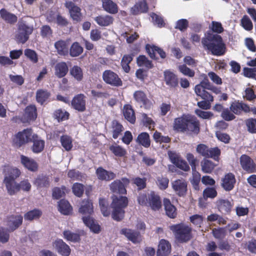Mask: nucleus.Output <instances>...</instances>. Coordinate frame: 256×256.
I'll use <instances>...</instances> for the list:
<instances>
[{
    "label": "nucleus",
    "instance_id": "1",
    "mask_svg": "<svg viewBox=\"0 0 256 256\" xmlns=\"http://www.w3.org/2000/svg\"><path fill=\"white\" fill-rule=\"evenodd\" d=\"M112 199V202L110 204V208L112 209V217L115 220L120 221L124 216V209L128 205V198L126 196L113 195Z\"/></svg>",
    "mask_w": 256,
    "mask_h": 256
},
{
    "label": "nucleus",
    "instance_id": "2",
    "mask_svg": "<svg viewBox=\"0 0 256 256\" xmlns=\"http://www.w3.org/2000/svg\"><path fill=\"white\" fill-rule=\"evenodd\" d=\"M202 43L204 48L214 55L221 56L225 52V46L220 36L214 35L210 38H203Z\"/></svg>",
    "mask_w": 256,
    "mask_h": 256
},
{
    "label": "nucleus",
    "instance_id": "3",
    "mask_svg": "<svg viewBox=\"0 0 256 256\" xmlns=\"http://www.w3.org/2000/svg\"><path fill=\"white\" fill-rule=\"evenodd\" d=\"M176 238L181 242H186L192 237V228L188 226L181 224L170 226Z\"/></svg>",
    "mask_w": 256,
    "mask_h": 256
},
{
    "label": "nucleus",
    "instance_id": "4",
    "mask_svg": "<svg viewBox=\"0 0 256 256\" xmlns=\"http://www.w3.org/2000/svg\"><path fill=\"white\" fill-rule=\"evenodd\" d=\"M33 31V27L24 23L19 24L18 28L16 34V39L18 42L24 44L28 39L29 35Z\"/></svg>",
    "mask_w": 256,
    "mask_h": 256
},
{
    "label": "nucleus",
    "instance_id": "5",
    "mask_svg": "<svg viewBox=\"0 0 256 256\" xmlns=\"http://www.w3.org/2000/svg\"><path fill=\"white\" fill-rule=\"evenodd\" d=\"M32 132L30 129L24 130L18 132L13 138V142L16 146L20 147L32 140Z\"/></svg>",
    "mask_w": 256,
    "mask_h": 256
},
{
    "label": "nucleus",
    "instance_id": "6",
    "mask_svg": "<svg viewBox=\"0 0 256 256\" xmlns=\"http://www.w3.org/2000/svg\"><path fill=\"white\" fill-rule=\"evenodd\" d=\"M201 76L204 78V80L195 86L194 88L195 94L197 96L200 97L202 99L210 98V100L212 101V96L206 90L207 86V76L204 74H202Z\"/></svg>",
    "mask_w": 256,
    "mask_h": 256
},
{
    "label": "nucleus",
    "instance_id": "7",
    "mask_svg": "<svg viewBox=\"0 0 256 256\" xmlns=\"http://www.w3.org/2000/svg\"><path fill=\"white\" fill-rule=\"evenodd\" d=\"M102 78L105 82L112 86H119L122 84L118 75L110 70H106L103 72Z\"/></svg>",
    "mask_w": 256,
    "mask_h": 256
},
{
    "label": "nucleus",
    "instance_id": "8",
    "mask_svg": "<svg viewBox=\"0 0 256 256\" xmlns=\"http://www.w3.org/2000/svg\"><path fill=\"white\" fill-rule=\"evenodd\" d=\"M240 162L244 170L248 173H252L256 172V165L251 158L246 155L242 154L240 158Z\"/></svg>",
    "mask_w": 256,
    "mask_h": 256
},
{
    "label": "nucleus",
    "instance_id": "9",
    "mask_svg": "<svg viewBox=\"0 0 256 256\" xmlns=\"http://www.w3.org/2000/svg\"><path fill=\"white\" fill-rule=\"evenodd\" d=\"M120 234L124 235L128 240L134 244H139L142 241V236L140 232L128 228H123Z\"/></svg>",
    "mask_w": 256,
    "mask_h": 256
},
{
    "label": "nucleus",
    "instance_id": "10",
    "mask_svg": "<svg viewBox=\"0 0 256 256\" xmlns=\"http://www.w3.org/2000/svg\"><path fill=\"white\" fill-rule=\"evenodd\" d=\"M52 248L55 250L62 256H68L70 252L69 246L62 240L58 239L52 243Z\"/></svg>",
    "mask_w": 256,
    "mask_h": 256
},
{
    "label": "nucleus",
    "instance_id": "11",
    "mask_svg": "<svg viewBox=\"0 0 256 256\" xmlns=\"http://www.w3.org/2000/svg\"><path fill=\"white\" fill-rule=\"evenodd\" d=\"M172 188L176 194L180 196L186 194L187 191V182L184 179H178L172 182Z\"/></svg>",
    "mask_w": 256,
    "mask_h": 256
},
{
    "label": "nucleus",
    "instance_id": "12",
    "mask_svg": "<svg viewBox=\"0 0 256 256\" xmlns=\"http://www.w3.org/2000/svg\"><path fill=\"white\" fill-rule=\"evenodd\" d=\"M86 97L83 94L76 96L72 100V106L75 110L84 112L86 110Z\"/></svg>",
    "mask_w": 256,
    "mask_h": 256
},
{
    "label": "nucleus",
    "instance_id": "13",
    "mask_svg": "<svg viewBox=\"0 0 256 256\" xmlns=\"http://www.w3.org/2000/svg\"><path fill=\"white\" fill-rule=\"evenodd\" d=\"M66 7L68 10L71 18L74 20L78 22L81 20L80 8L71 2H66Z\"/></svg>",
    "mask_w": 256,
    "mask_h": 256
},
{
    "label": "nucleus",
    "instance_id": "14",
    "mask_svg": "<svg viewBox=\"0 0 256 256\" xmlns=\"http://www.w3.org/2000/svg\"><path fill=\"white\" fill-rule=\"evenodd\" d=\"M190 116L189 115H183L176 118L174 124V129L179 132H186Z\"/></svg>",
    "mask_w": 256,
    "mask_h": 256
},
{
    "label": "nucleus",
    "instance_id": "15",
    "mask_svg": "<svg viewBox=\"0 0 256 256\" xmlns=\"http://www.w3.org/2000/svg\"><path fill=\"white\" fill-rule=\"evenodd\" d=\"M171 252V245L166 240H160L156 252L157 256H168Z\"/></svg>",
    "mask_w": 256,
    "mask_h": 256
},
{
    "label": "nucleus",
    "instance_id": "16",
    "mask_svg": "<svg viewBox=\"0 0 256 256\" xmlns=\"http://www.w3.org/2000/svg\"><path fill=\"white\" fill-rule=\"evenodd\" d=\"M84 232L83 230H80L76 232H73L70 230H65L63 232V236L65 240L72 242H78L80 240V236L84 235Z\"/></svg>",
    "mask_w": 256,
    "mask_h": 256
},
{
    "label": "nucleus",
    "instance_id": "17",
    "mask_svg": "<svg viewBox=\"0 0 256 256\" xmlns=\"http://www.w3.org/2000/svg\"><path fill=\"white\" fill-rule=\"evenodd\" d=\"M22 222V217L20 215L10 216L7 221L6 226L9 231H13L17 228Z\"/></svg>",
    "mask_w": 256,
    "mask_h": 256
},
{
    "label": "nucleus",
    "instance_id": "18",
    "mask_svg": "<svg viewBox=\"0 0 256 256\" xmlns=\"http://www.w3.org/2000/svg\"><path fill=\"white\" fill-rule=\"evenodd\" d=\"M235 182L234 176L232 173H228L222 179V186L225 190L228 191L233 188Z\"/></svg>",
    "mask_w": 256,
    "mask_h": 256
},
{
    "label": "nucleus",
    "instance_id": "19",
    "mask_svg": "<svg viewBox=\"0 0 256 256\" xmlns=\"http://www.w3.org/2000/svg\"><path fill=\"white\" fill-rule=\"evenodd\" d=\"M82 220L92 232L98 234L100 232V226L91 216H83Z\"/></svg>",
    "mask_w": 256,
    "mask_h": 256
},
{
    "label": "nucleus",
    "instance_id": "20",
    "mask_svg": "<svg viewBox=\"0 0 256 256\" xmlns=\"http://www.w3.org/2000/svg\"><path fill=\"white\" fill-rule=\"evenodd\" d=\"M78 212L82 214H91L94 212V206L91 200L85 199L82 201Z\"/></svg>",
    "mask_w": 256,
    "mask_h": 256
},
{
    "label": "nucleus",
    "instance_id": "21",
    "mask_svg": "<svg viewBox=\"0 0 256 256\" xmlns=\"http://www.w3.org/2000/svg\"><path fill=\"white\" fill-rule=\"evenodd\" d=\"M186 132L197 134L200 132L199 121L194 116H190L186 128Z\"/></svg>",
    "mask_w": 256,
    "mask_h": 256
},
{
    "label": "nucleus",
    "instance_id": "22",
    "mask_svg": "<svg viewBox=\"0 0 256 256\" xmlns=\"http://www.w3.org/2000/svg\"><path fill=\"white\" fill-rule=\"evenodd\" d=\"M230 110L236 114H240L242 111L246 112H250V108L246 104L239 102H233L230 106Z\"/></svg>",
    "mask_w": 256,
    "mask_h": 256
},
{
    "label": "nucleus",
    "instance_id": "23",
    "mask_svg": "<svg viewBox=\"0 0 256 256\" xmlns=\"http://www.w3.org/2000/svg\"><path fill=\"white\" fill-rule=\"evenodd\" d=\"M164 81L166 84L170 87H176L178 86V78L175 74L169 70L164 72Z\"/></svg>",
    "mask_w": 256,
    "mask_h": 256
},
{
    "label": "nucleus",
    "instance_id": "24",
    "mask_svg": "<svg viewBox=\"0 0 256 256\" xmlns=\"http://www.w3.org/2000/svg\"><path fill=\"white\" fill-rule=\"evenodd\" d=\"M154 210H158L161 208L162 204L159 196L152 192L148 195V204Z\"/></svg>",
    "mask_w": 256,
    "mask_h": 256
},
{
    "label": "nucleus",
    "instance_id": "25",
    "mask_svg": "<svg viewBox=\"0 0 256 256\" xmlns=\"http://www.w3.org/2000/svg\"><path fill=\"white\" fill-rule=\"evenodd\" d=\"M96 174L98 178L102 180H110L116 176V174L112 172L107 171L100 167L96 170Z\"/></svg>",
    "mask_w": 256,
    "mask_h": 256
},
{
    "label": "nucleus",
    "instance_id": "26",
    "mask_svg": "<svg viewBox=\"0 0 256 256\" xmlns=\"http://www.w3.org/2000/svg\"><path fill=\"white\" fill-rule=\"evenodd\" d=\"M33 146L32 150L34 153H39L42 152L44 147V141L41 140L36 134H33L32 137Z\"/></svg>",
    "mask_w": 256,
    "mask_h": 256
},
{
    "label": "nucleus",
    "instance_id": "27",
    "mask_svg": "<svg viewBox=\"0 0 256 256\" xmlns=\"http://www.w3.org/2000/svg\"><path fill=\"white\" fill-rule=\"evenodd\" d=\"M58 210L62 214L69 215L72 212V208L68 200H62L58 202Z\"/></svg>",
    "mask_w": 256,
    "mask_h": 256
},
{
    "label": "nucleus",
    "instance_id": "28",
    "mask_svg": "<svg viewBox=\"0 0 256 256\" xmlns=\"http://www.w3.org/2000/svg\"><path fill=\"white\" fill-rule=\"evenodd\" d=\"M4 179L8 177L10 179L15 180L20 174V170L16 168L10 166H6L4 168Z\"/></svg>",
    "mask_w": 256,
    "mask_h": 256
},
{
    "label": "nucleus",
    "instance_id": "29",
    "mask_svg": "<svg viewBox=\"0 0 256 256\" xmlns=\"http://www.w3.org/2000/svg\"><path fill=\"white\" fill-rule=\"evenodd\" d=\"M4 182L6 187L8 193L10 194H14L20 190L18 184L15 180L10 179L8 177H7L6 179L4 180Z\"/></svg>",
    "mask_w": 256,
    "mask_h": 256
},
{
    "label": "nucleus",
    "instance_id": "30",
    "mask_svg": "<svg viewBox=\"0 0 256 256\" xmlns=\"http://www.w3.org/2000/svg\"><path fill=\"white\" fill-rule=\"evenodd\" d=\"M20 160L22 165L31 171H36L38 169L37 164L31 158L24 156H21Z\"/></svg>",
    "mask_w": 256,
    "mask_h": 256
},
{
    "label": "nucleus",
    "instance_id": "31",
    "mask_svg": "<svg viewBox=\"0 0 256 256\" xmlns=\"http://www.w3.org/2000/svg\"><path fill=\"white\" fill-rule=\"evenodd\" d=\"M54 70V74L58 78H63L68 72V67L64 62H58L56 65Z\"/></svg>",
    "mask_w": 256,
    "mask_h": 256
},
{
    "label": "nucleus",
    "instance_id": "32",
    "mask_svg": "<svg viewBox=\"0 0 256 256\" xmlns=\"http://www.w3.org/2000/svg\"><path fill=\"white\" fill-rule=\"evenodd\" d=\"M146 50L150 57L152 58H154L156 54H158L162 58L166 57V53L163 50L156 46H151L148 44L146 46Z\"/></svg>",
    "mask_w": 256,
    "mask_h": 256
},
{
    "label": "nucleus",
    "instance_id": "33",
    "mask_svg": "<svg viewBox=\"0 0 256 256\" xmlns=\"http://www.w3.org/2000/svg\"><path fill=\"white\" fill-rule=\"evenodd\" d=\"M135 100L138 102L142 104L146 107H150L152 102L147 98L146 94L142 91H136L134 94Z\"/></svg>",
    "mask_w": 256,
    "mask_h": 256
},
{
    "label": "nucleus",
    "instance_id": "34",
    "mask_svg": "<svg viewBox=\"0 0 256 256\" xmlns=\"http://www.w3.org/2000/svg\"><path fill=\"white\" fill-rule=\"evenodd\" d=\"M102 7L107 12L114 14L118 12V8L116 4L111 0H102Z\"/></svg>",
    "mask_w": 256,
    "mask_h": 256
},
{
    "label": "nucleus",
    "instance_id": "35",
    "mask_svg": "<svg viewBox=\"0 0 256 256\" xmlns=\"http://www.w3.org/2000/svg\"><path fill=\"white\" fill-rule=\"evenodd\" d=\"M164 204L166 214L170 218H174L176 216V208L168 199L164 200Z\"/></svg>",
    "mask_w": 256,
    "mask_h": 256
},
{
    "label": "nucleus",
    "instance_id": "36",
    "mask_svg": "<svg viewBox=\"0 0 256 256\" xmlns=\"http://www.w3.org/2000/svg\"><path fill=\"white\" fill-rule=\"evenodd\" d=\"M148 6L144 1L136 3L131 8V13L132 14H138L142 12H144L148 10Z\"/></svg>",
    "mask_w": 256,
    "mask_h": 256
},
{
    "label": "nucleus",
    "instance_id": "37",
    "mask_svg": "<svg viewBox=\"0 0 256 256\" xmlns=\"http://www.w3.org/2000/svg\"><path fill=\"white\" fill-rule=\"evenodd\" d=\"M123 114L125 118L132 124L136 120L134 110L130 105H126L124 107Z\"/></svg>",
    "mask_w": 256,
    "mask_h": 256
},
{
    "label": "nucleus",
    "instance_id": "38",
    "mask_svg": "<svg viewBox=\"0 0 256 256\" xmlns=\"http://www.w3.org/2000/svg\"><path fill=\"white\" fill-rule=\"evenodd\" d=\"M110 188L112 192L121 194H126V192L122 182L119 180L112 182L110 184Z\"/></svg>",
    "mask_w": 256,
    "mask_h": 256
},
{
    "label": "nucleus",
    "instance_id": "39",
    "mask_svg": "<svg viewBox=\"0 0 256 256\" xmlns=\"http://www.w3.org/2000/svg\"><path fill=\"white\" fill-rule=\"evenodd\" d=\"M95 20L98 25L106 26L111 24L113 22L114 19L112 16L106 15L100 16L96 17Z\"/></svg>",
    "mask_w": 256,
    "mask_h": 256
},
{
    "label": "nucleus",
    "instance_id": "40",
    "mask_svg": "<svg viewBox=\"0 0 256 256\" xmlns=\"http://www.w3.org/2000/svg\"><path fill=\"white\" fill-rule=\"evenodd\" d=\"M70 74L76 81L82 80L84 76V73L81 68L78 66H74L70 70Z\"/></svg>",
    "mask_w": 256,
    "mask_h": 256
},
{
    "label": "nucleus",
    "instance_id": "41",
    "mask_svg": "<svg viewBox=\"0 0 256 256\" xmlns=\"http://www.w3.org/2000/svg\"><path fill=\"white\" fill-rule=\"evenodd\" d=\"M136 142L145 148H148L150 144V136L146 132H142L140 134L136 139Z\"/></svg>",
    "mask_w": 256,
    "mask_h": 256
},
{
    "label": "nucleus",
    "instance_id": "42",
    "mask_svg": "<svg viewBox=\"0 0 256 256\" xmlns=\"http://www.w3.org/2000/svg\"><path fill=\"white\" fill-rule=\"evenodd\" d=\"M232 206V204L228 200H220L218 202L220 211L224 214H228L230 212Z\"/></svg>",
    "mask_w": 256,
    "mask_h": 256
},
{
    "label": "nucleus",
    "instance_id": "43",
    "mask_svg": "<svg viewBox=\"0 0 256 256\" xmlns=\"http://www.w3.org/2000/svg\"><path fill=\"white\" fill-rule=\"evenodd\" d=\"M110 150L116 156L123 157L126 156L127 154L125 148L117 144L110 146Z\"/></svg>",
    "mask_w": 256,
    "mask_h": 256
},
{
    "label": "nucleus",
    "instance_id": "44",
    "mask_svg": "<svg viewBox=\"0 0 256 256\" xmlns=\"http://www.w3.org/2000/svg\"><path fill=\"white\" fill-rule=\"evenodd\" d=\"M24 116L27 120H34L37 116L36 109L34 106H30L26 108Z\"/></svg>",
    "mask_w": 256,
    "mask_h": 256
},
{
    "label": "nucleus",
    "instance_id": "45",
    "mask_svg": "<svg viewBox=\"0 0 256 256\" xmlns=\"http://www.w3.org/2000/svg\"><path fill=\"white\" fill-rule=\"evenodd\" d=\"M42 214L41 210L38 209H34L29 211L24 215V218L26 220H33L38 219Z\"/></svg>",
    "mask_w": 256,
    "mask_h": 256
},
{
    "label": "nucleus",
    "instance_id": "46",
    "mask_svg": "<svg viewBox=\"0 0 256 256\" xmlns=\"http://www.w3.org/2000/svg\"><path fill=\"white\" fill-rule=\"evenodd\" d=\"M215 166L212 161L204 159L201 162L202 170L204 173H210Z\"/></svg>",
    "mask_w": 256,
    "mask_h": 256
},
{
    "label": "nucleus",
    "instance_id": "47",
    "mask_svg": "<svg viewBox=\"0 0 256 256\" xmlns=\"http://www.w3.org/2000/svg\"><path fill=\"white\" fill-rule=\"evenodd\" d=\"M0 14L1 18L8 22L12 23L17 20V17L15 15L8 12L5 9L0 10Z\"/></svg>",
    "mask_w": 256,
    "mask_h": 256
},
{
    "label": "nucleus",
    "instance_id": "48",
    "mask_svg": "<svg viewBox=\"0 0 256 256\" xmlns=\"http://www.w3.org/2000/svg\"><path fill=\"white\" fill-rule=\"evenodd\" d=\"M54 46L58 54L66 55L68 53V46L66 42L63 40H59L55 43Z\"/></svg>",
    "mask_w": 256,
    "mask_h": 256
},
{
    "label": "nucleus",
    "instance_id": "49",
    "mask_svg": "<svg viewBox=\"0 0 256 256\" xmlns=\"http://www.w3.org/2000/svg\"><path fill=\"white\" fill-rule=\"evenodd\" d=\"M50 96V94L48 91L40 90L36 92V98L38 102L42 104L49 98Z\"/></svg>",
    "mask_w": 256,
    "mask_h": 256
},
{
    "label": "nucleus",
    "instance_id": "50",
    "mask_svg": "<svg viewBox=\"0 0 256 256\" xmlns=\"http://www.w3.org/2000/svg\"><path fill=\"white\" fill-rule=\"evenodd\" d=\"M132 56L130 54L124 55L122 58L121 65L123 70L126 73L130 70L129 64L132 61Z\"/></svg>",
    "mask_w": 256,
    "mask_h": 256
},
{
    "label": "nucleus",
    "instance_id": "51",
    "mask_svg": "<svg viewBox=\"0 0 256 256\" xmlns=\"http://www.w3.org/2000/svg\"><path fill=\"white\" fill-rule=\"evenodd\" d=\"M124 128L122 124L116 121H113L112 123V137L116 138L121 132L123 131Z\"/></svg>",
    "mask_w": 256,
    "mask_h": 256
},
{
    "label": "nucleus",
    "instance_id": "52",
    "mask_svg": "<svg viewBox=\"0 0 256 256\" xmlns=\"http://www.w3.org/2000/svg\"><path fill=\"white\" fill-rule=\"evenodd\" d=\"M192 176L190 180V182L194 188L196 190H198L199 189L198 184L200 180V174L196 170V168L192 170Z\"/></svg>",
    "mask_w": 256,
    "mask_h": 256
},
{
    "label": "nucleus",
    "instance_id": "53",
    "mask_svg": "<svg viewBox=\"0 0 256 256\" xmlns=\"http://www.w3.org/2000/svg\"><path fill=\"white\" fill-rule=\"evenodd\" d=\"M83 52V48L78 42H74L70 48V54L72 56H77Z\"/></svg>",
    "mask_w": 256,
    "mask_h": 256
},
{
    "label": "nucleus",
    "instance_id": "54",
    "mask_svg": "<svg viewBox=\"0 0 256 256\" xmlns=\"http://www.w3.org/2000/svg\"><path fill=\"white\" fill-rule=\"evenodd\" d=\"M60 142L66 150L68 151L72 149V140L70 136H62L60 138Z\"/></svg>",
    "mask_w": 256,
    "mask_h": 256
},
{
    "label": "nucleus",
    "instance_id": "55",
    "mask_svg": "<svg viewBox=\"0 0 256 256\" xmlns=\"http://www.w3.org/2000/svg\"><path fill=\"white\" fill-rule=\"evenodd\" d=\"M69 114L66 110L61 109L56 110L54 113V117L58 122L66 120Z\"/></svg>",
    "mask_w": 256,
    "mask_h": 256
},
{
    "label": "nucleus",
    "instance_id": "56",
    "mask_svg": "<svg viewBox=\"0 0 256 256\" xmlns=\"http://www.w3.org/2000/svg\"><path fill=\"white\" fill-rule=\"evenodd\" d=\"M24 54L32 62L36 64L38 62V56L34 50L27 48L25 50Z\"/></svg>",
    "mask_w": 256,
    "mask_h": 256
},
{
    "label": "nucleus",
    "instance_id": "57",
    "mask_svg": "<svg viewBox=\"0 0 256 256\" xmlns=\"http://www.w3.org/2000/svg\"><path fill=\"white\" fill-rule=\"evenodd\" d=\"M137 64L139 66L151 68L152 66L151 62L144 56H140L137 58Z\"/></svg>",
    "mask_w": 256,
    "mask_h": 256
},
{
    "label": "nucleus",
    "instance_id": "58",
    "mask_svg": "<svg viewBox=\"0 0 256 256\" xmlns=\"http://www.w3.org/2000/svg\"><path fill=\"white\" fill-rule=\"evenodd\" d=\"M99 204L101 212L104 216H108L110 214V210L108 208V202L104 198H100Z\"/></svg>",
    "mask_w": 256,
    "mask_h": 256
},
{
    "label": "nucleus",
    "instance_id": "59",
    "mask_svg": "<svg viewBox=\"0 0 256 256\" xmlns=\"http://www.w3.org/2000/svg\"><path fill=\"white\" fill-rule=\"evenodd\" d=\"M212 232L215 238L218 239H222L226 236V228H214L212 230Z\"/></svg>",
    "mask_w": 256,
    "mask_h": 256
},
{
    "label": "nucleus",
    "instance_id": "60",
    "mask_svg": "<svg viewBox=\"0 0 256 256\" xmlns=\"http://www.w3.org/2000/svg\"><path fill=\"white\" fill-rule=\"evenodd\" d=\"M67 192L68 190L64 186L61 188H55L53 190L52 196L54 198L58 199L64 196L66 192Z\"/></svg>",
    "mask_w": 256,
    "mask_h": 256
},
{
    "label": "nucleus",
    "instance_id": "61",
    "mask_svg": "<svg viewBox=\"0 0 256 256\" xmlns=\"http://www.w3.org/2000/svg\"><path fill=\"white\" fill-rule=\"evenodd\" d=\"M194 112L199 118L203 119H210L214 116V114L211 112L204 111L200 109H196Z\"/></svg>",
    "mask_w": 256,
    "mask_h": 256
},
{
    "label": "nucleus",
    "instance_id": "62",
    "mask_svg": "<svg viewBox=\"0 0 256 256\" xmlns=\"http://www.w3.org/2000/svg\"><path fill=\"white\" fill-rule=\"evenodd\" d=\"M220 154V150L218 147L209 148L208 150V158H211L215 160H218Z\"/></svg>",
    "mask_w": 256,
    "mask_h": 256
},
{
    "label": "nucleus",
    "instance_id": "63",
    "mask_svg": "<svg viewBox=\"0 0 256 256\" xmlns=\"http://www.w3.org/2000/svg\"><path fill=\"white\" fill-rule=\"evenodd\" d=\"M190 220V222L200 227L203 223L204 217L202 215L196 214L191 216Z\"/></svg>",
    "mask_w": 256,
    "mask_h": 256
},
{
    "label": "nucleus",
    "instance_id": "64",
    "mask_svg": "<svg viewBox=\"0 0 256 256\" xmlns=\"http://www.w3.org/2000/svg\"><path fill=\"white\" fill-rule=\"evenodd\" d=\"M246 124L250 132L256 133V119H248L246 122Z\"/></svg>",
    "mask_w": 256,
    "mask_h": 256
}]
</instances>
